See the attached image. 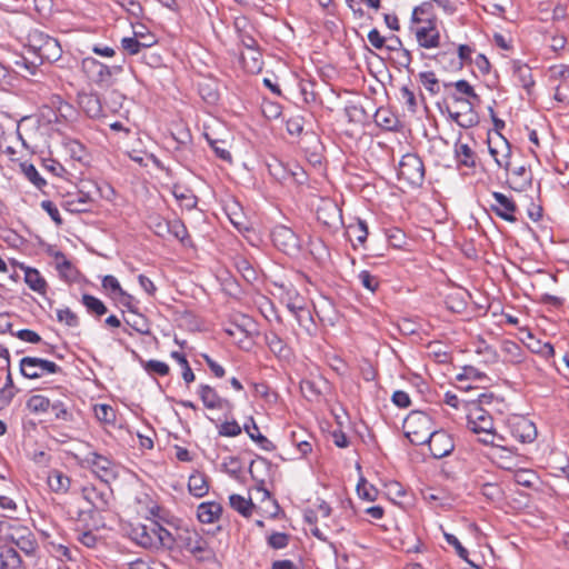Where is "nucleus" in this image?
I'll use <instances>...</instances> for the list:
<instances>
[{
	"instance_id": "nucleus-1",
	"label": "nucleus",
	"mask_w": 569,
	"mask_h": 569,
	"mask_svg": "<svg viewBox=\"0 0 569 569\" xmlns=\"http://www.w3.org/2000/svg\"><path fill=\"white\" fill-rule=\"evenodd\" d=\"M492 399V393L479 395L478 402L470 406L467 415L469 429L479 435V441L485 445H496V440H503L496 433L491 415L482 408V405L491 403Z\"/></svg>"
},
{
	"instance_id": "nucleus-2",
	"label": "nucleus",
	"mask_w": 569,
	"mask_h": 569,
	"mask_svg": "<svg viewBox=\"0 0 569 569\" xmlns=\"http://www.w3.org/2000/svg\"><path fill=\"white\" fill-rule=\"evenodd\" d=\"M176 546L199 562H212L216 559V552L209 540L194 528L178 527L173 535V548Z\"/></svg>"
},
{
	"instance_id": "nucleus-3",
	"label": "nucleus",
	"mask_w": 569,
	"mask_h": 569,
	"mask_svg": "<svg viewBox=\"0 0 569 569\" xmlns=\"http://www.w3.org/2000/svg\"><path fill=\"white\" fill-rule=\"evenodd\" d=\"M130 538L139 546L148 549H173V533L157 521L148 525L138 523L130 530Z\"/></svg>"
},
{
	"instance_id": "nucleus-4",
	"label": "nucleus",
	"mask_w": 569,
	"mask_h": 569,
	"mask_svg": "<svg viewBox=\"0 0 569 569\" xmlns=\"http://www.w3.org/2000/svg\"><path fill=\"white\" fill-rule=\"evenodd\" d=\"M432 419L423 411H411L403 420L405 436L415 446L425 445L432 432Z\"/></svg>"
},
{
	"instance_id": "nucleus-5",
	"label": "nucleus",
	"mask_w": 569,
	"mask_h": 569,
	"mask_svg": "<svg viewBox=\"0 0 569 569\" xmlns=\"http://www.w3.org/2000/svg\"><path fill=\"white\" fill-rule=\"evenodd\" d=\"M83 72L99 86L109 87L113 83V77L122 72L121 66L108 67L92 57L82 60Z\"/></svg>"
},
{
	"instance_id": "nucleus-6",
	"label": "nucleus",
	"mask_w": 569,
	"mask_h": 569,
	"mask_svg": "<svg viewBox=\"0 0 569 569\" xmlns=\"http://www.w3.org/2000/svg\"><path fill=\"white\" fill-rule=\"evenodd\" d=\"M19 368L21 375L27 379H39L61 371L56 362L38 357H23L20 360Z\"/></svg>"
},
{
	"instance_id": "nucleus-7",
	"label": "nucleus",
	"mask_w": 569,
	"mask_h": 569,
	"mask_svg": "<svg viewBox=\"0 0 569 569\" xmlns=\"http://www.w3.org/2000/svg\"><path fill=\"white\" fill-rule=\"evenodd\" d=\"M398 176L411 186H420L425 180V166L421 158L415 153L402 156Z\"/></svg>"
},
{
	"instance_id": "nucleus-8",
	"label": "nucleus",
	"mask_w": 569,
	"mask_h": 569,
	"mask_svg": "<svg viewBox=\"0 0 569 569\" xmlns=\"http://www.w3.org/2000/svg\"><path fill=\"white\" fill-rule=\"evenodd\" d=\"M30 41L41 62L52 63L61 58L62 49L57 39L38 32L31 37Z\"/></svg>"
},
{
	"instance_id": "nucleus-9",
	"label": "nucleus",
	"mask_w": 569,
	"mask_h": 569,
	"mask_svg": "<svg viewBox=\"0 0 569 569\" xmlns=\"http://www.w3.org/2000/svg\"><path fill=\"white\" fill-rule=\"evenodd\" d=\"M6 542L16 545L26 555H32L38 547L31 530L14 520L11 522Z\"/></svg>"
},
{
	"instance_id": "nucleus-10",
	"label": "nucleus",
	"mask_w": 569,
	"mask_h": 569,
	"mask_svg": "<svg viewBox=\"0 0 569 569\" xmlns=\"http://www.w3.org/2000/svg\"><path fill=\"white\" fill-rule=\"evenodd\" d=\"M271 239L277 249L288 256H296L300 251L297 234L286 226H277L271 231Z\"/></svg>"
},
{
	"instance_id": "nucleus-11",
	"label": "nucleus",
	"mask_w": 569,
	"mask_h": 569,
	"mask_svg": "<svg viewBox=\"0 0 569 569\" xmlns=\"http://www.w3.org/2000/svg\"><path fill=\"white\" fill-rule=\"evenodd\" d=\"M83 463L90 467L93 473L104 482L117 478V466L106 456L98 452H89L83 459Z\"/></svg>"
},
{
	"instance_id": "nucleus-12",
	"label": "nucleus",
	"mask_w": 569,
	"mask_h": 569,
	"mask_svg": "<svg viewBox=\"0 0 569 569\" xmlns=\"http://www.w3.org/2000/svg\"><path fill=\"white\" fill-rule=\"evenodd\" d=\"M452 100H455L457 103L463 107V110L449 109V114L451 119L455 120L458 126H460L461 128H471L478 124L479 118L477 112L473 110L472 101L463 99V97H458L456 94H452Z\"/></svg>"
},
{
	"instance_id": "nucleus-13",
	"label": "nucleus",
	"mask_w": 569,
	"mask_h": 569,
	"mask_svg": "<svg viewBox=\"0 0 569 569\" xmlns=\"http://www.w3.org/2000/svg\"><path fill=\"white\" fill-rule=\"evenodd\" d=\"M426 443L429 446L432 457L437 459L448 456L455 449L451 436L443 430H432Z\"/></svg>"
},
{
	"instance_id": "nucleus-14",
	"label": "nucleus",
	"mask_w": 569,
	"mask_h": 569,
	"mask_svg": "<svg viewBox=\"0 0 569 569\" xmlns=\"http://www.w3.org/2000/svg\"><path fill=\"white\" fill-rule=\"evenodd\" d=\"M317 219L330 228H337L342 223L340 207L330 199H322L317 208Z\"/></svg>"
},
{
	"instance_id": "nucleus-15",
	"label": "nucleus",
	"mask_w": 569,
	"mask_h": 569,
	"mask_svg": "<svg viewBox=\"0 0 569 569\" xmlns=\"http://www.w3.org/2000/svg\"><path fill=\"white\" fill-rule=\"evenodd\" d=\"M492 198L495 199V203H491V210L501 219L508 222H516L517 218L515 216L517 211L516 202L501 192H492Z\"/></svg>"
},
{
	"instance_id": "nucleus-16",
	"label": "nucleus",
	"mask_w": 569,
	"mask_h": 569,
	"mask_svg": "<svg viewBox=\"0 0 569 569\" xmlns=\"http://www.w3.org/2000/svg\"><path fill=\"white\" fill-rule=\"evenodd\" d=\"M418 44L425 49H433L440 46V32L432 20L426 26L418 27L415 31Z\"/></svg>"
},
{
	"instance_id": "nucleus-17",
	"label": "nucleus",
	"mask_w": 569,
	"mask_h": 569,
	"mask_svg": "<svg viewBox=\"0 0 569 569\" xmlns=\"http://www.w3.org/2000/svg\"><path fill=\"white\" fill-rule=\"evenodd\" d=\"M512 436L520 442L529 443L537 438L535 423L523 417L518 418L511 426Z\"/></svg>"
},
{
	"instance_id": "nucleus-18",
	"label": "nucleus",
	"mask_w": 569,
	"mask_h": 569,
	"mask_svg": "<svg viewBox=\"0 0 569 569\" xmlns=\"http://www.w3.org/2000/svg\"><path fill=\"white\" fill-rule=\"evenodd\" d=\"M82 498L97 511H104L109 507L110 493L93 486L82 488Z\"/></svg>"
},
{
	"instance_id": "nucleus-19",
	"label": "nucleus",
	"mask_w": 569,
	"mask_h": 569,
	"mask_svg": "<svg viewBox=\"0 0 569 569\" xmlns=\"http://www.w3.org/2000/svg\"><path fill=\"white\" fill-rule=\"evenodd\" d=\"M93 198L90 192L80 190L74 196H69L62 203V207L72 213L88 212L90 211Z\"/></svg>"
},
{
	"instance_id": "nucleus-20",
	"label": "nucleus",
	"mask_w": 569,
	"mask_h": 569,
	"mask_svg": "<svg viewBox=\"0 0 569 569\" xmlns=\"http://www.w3.org/2000/svg\"><path fill=\"white\" fill-rule=\"evenodd\" d=\"M491 446L495 447L492 460L499 468L515 470L518 467V458L510 449L499 445L497 441L496 445Z\"/></svg>"
},
{
	"instance_id": "nucleus-21",
	"label": "nucleus",
	"mask_w": 569,
	"mask_h": 569,
	"mask_svg": "<svg viewBox=\"0 0 569 569\" xmlns=\"http://www.w3.org/2000/svg\"><path fill=\"white\" fill-rule=\"evenodd\" d=\"M198 396L207 409L221 410L228 403V401L222 399L214 388L209 385H200Z\"/></svg>"
},
{
	"instance_id": "nucleus-22",
	"label": "nucleus",
	"mask_w": 569,
	"mask_h": 569,
	"mask_svg": "<svg viewBox=\"0 0 569 569\" xmlns=\"http://www.w3.org/2000/svg\"><path fill=\"white\" fill-rule=\"evenodd\" d=\"M222 506L216 501H206L198 506L197 517L202 523H213L221 517Z\"/></svg>"
},
{
	"instance_id": "nucleus-23",
	"label": "nucleus",
	"mask_w": 569,
	"mask_h": 569,
	"mask_svg": "<svg viewBox=\"0 0 569 569\" xmlns=\"http://www.w3.org/2000/svg\"><path fill=\"white\" fill-rule=\"evenodd\" d=\"M157 42L153 34H147L146 41L134 37H127L121 40V46L129 54L140 53L142 49L152 47Z\"/></svg>"
},
{
	"instance_id": "nucleus-24",
	"label": "nucleus",
	"mask_w": 569,
	"mask_h": 569,
	"mask_svg": "<svg viewBox=\"0 0 569 569\" xmlns=\"http://www.w3.org/2000/svg\"><path fill=\"white\" fill-rule=\"evenodd\" d=\"M241 62L247 72L252 74L260 72L262 70L263 60L259 48L241 52Z\"/></svg>"
},
{
	"instance_id": "nucleus-25",
	"label": "nucleus",
	"mask_w": 569,
	"mask_h": 569,
	"mask_svg": "<svg viewBox=\"0 0 569 569\" xmlns=\"http://www.w3.org/2000/svg\"><path fill=\"white\" fill-rule=\"evenodd\" d=\"M499 140L501 144V150H499L497 147H492L491 143L489 142V152L493 157L498 167L508 170L510 167V147L508 141L502 136H499Z\"/></svg>"
},
{
	"instance_id": "nucleus-26",
	"label": "nucleus",
	"mask_w": 569,
	"mask_h": 569,
	"mask_svg": "<svg viewBox=\"0 0 569 569\" xmlns=\"http://www.w3.org/2000/svg\"><path fill=\"white\" fill-rule=\"evenodd\" d=\"M188 489L197 498L204 497L209 491L207 477L202 472L194 471L189 477Z\"/></svg>"
},
{
	"instance_id": "nucleus-27",
	"label": "nucleus",
	"mask_w": 569,
	"mask_h": 569,
	"mask_svg": "<svg viewBox=\"0 0 569 569\" xmlns=\"http://www.w3.org/2000/svg\"><path fill=\"white\" fill-rule=\"evenodd\" d=\"M368 227L363 220L358 219L356 222L350 223L346 229V234L348 239L352 242V246L356 247L355 241L359 244H363L368 237Z\"/></svg>"
},
{
	"instance_id": "nucleus-28",
	"label": "nucleus",
	"mask_w": 569,
	"mask_h": 569,
	"mask_svg": "<svg viewBox=\"0 0 569 569\" xmlns=\"http://www.w3.org/2000/svg\"><path fill=\"white\" fill-rule=\"evenodd\" d=\"M250 422L251 425H244V431L248 433L250 439L266 451L273 450L274 445L260 432L259 427L252 418H250Z\"/></svg>"
},
{
	"instance_id": "nucleus-29",
	"label": "nucleus",
	"mask_w": 569,
	"mask_h": 569,
	"mask_svg": "<svg viewBox=\"0 0 569 569\" xmlns=\"http://www.w3.org/2000/svg\"><path fill=\"white\" fill-rule=\"evenodd\" d=\"M292 316L296 318L299 327L303 329L308 336L315 335L317 326L311 315V311L308 308V305L301 308L300 310L293 312Z\"/></svg>"
},
{
	"instance_id": "nucleus-30",
	"label": "nucleus",
	"mask_w": 569,
	"mask_h": 569,
	"mask_svg": "<svg viewBox=\"0 0 569 569\" xmlns=\"http://www.w3.org/2000/svg\"><path fill=\"white\" fill-rule=\"evenodd\" d=\"M24 281L31 290L38 293L46 292L47 282L37 269L27 267L24 269Z\"/></svg>"
},
{
	"instance_id": "nucleus-31",
	"label": "nucleus",
	"mask_w": 569,
	"mask_h": 569,
	"mask_svg": "<svg viewBox=\"0 0 569 569\" xmlns=\"http://www.w3.org/2000/svg\"><path fill=\"white\" fill-rule=\"evenodd\" d=\"M282 300L291 315L308 305L307 299L302 297L293 287L286 290Z\"/></svg>"
},
{
	"instance_id": "nucleus-32",
	"label": "nucleus",
	"mask_w": 569,
	"mask_h": 569,
	"mask_svg": "<svg viewBox=\"0 0 569 569\" xmlns=\"http://www.w3.org/2000/svg\"><path fill=\"white\" fill-rule=\"evenodd\" d=\"M513 76L518 79L519 83L526 89L530 90L535 84L532 78L531 68L528 64L513 62L512 64Z\"/></svg>"
},
{
	"instance_id": "nucleus-33",
	"label": "nucleus",
	"mask_w": 569,
	"mask_h": 569,
	"mask_svg": "<svg viewBox=\"0 0 569 569\" xmlns=\"http://www.w3.org/2000/svg\"><path fill=\"white\" fill-rule=\"evenodd\" d=\"M70 478L59 470H52L48 476V485L54 492H67L70 488Z\"/></svg>"
},
{
	"instance_id": "nucleus-34",
	"label": "nucleus",
	"mask_w": 569,
	"mask_h": 569,
	"mask_svg": "<svg viewBox=\"0 0 569 569\" xmlns=\"http://www.w3.org/2000/svg\"><path fill=\"white\" fill-rule=\"evenodd\" d=\"M229 503L232 509L241 516L249 518L252 515L254 505L251 499H247L241 495L233 493L229 497Z\"/></svg>"
},
{
	"instance_id": "nucleus-35",
	"label": "nucleus",
	"mask_w": 569,
	"mask_h": 569,
	"mask_svg": "<svg viewBox=\"0 0 569 569\" xmlns=\"http://www.w3.org/2000/svg\"><path fill=\"white\" fill-rule=\"evenodd\" d=\"M63 148L66 152L74 160L79 162H84L88 159V152L86 147L78 140L74 139H64Z\"/></svg>"
},
{
	"instance_id": "nucleus-36",
	"label": "nucleus",
	"mask_w": 569,
	"mask_h": 569,
	"mask_svg": "<svg viewBox=\"0 0 569 569\" xmlns=\"http://www.w3.org/2000/svg\"><path fill=\"white\" fill-rule=\"evenodd\" d=\"M266 343L277 357L279 358H288L290 355V349L284 343V341L274 332H269L266 335Z\"/></svg>"
},
{
	"instance_id": "nucleus-37",
	"label": "nucleus",
	"mask_w": 569,
	"mask_h": 569,
	"mask_svg": "<svg viewBox=\"0 0 569 569\" xmlns=\"http://www.w3.org/2000/svg\"><path fill=\"white\" fill-rule=\"evenodd\" d=\"M56 420L63 421L66 423H71L74 421V415L64 401L61 400H54L51 401L50 408H49Z\"/></svg>"
},
{
	"instance_id": "nucleus-38",
	"label": "nucleus",
	"mask_w": 569,
	"mask_h": 569,
	"mask_svg": "<svg viewBox=\"0 0 569 569\" xmlns=\"http://www.w3.org/2000/svg\"><path fill=\"white\" fill-rule=\"evenodd\" d=\"M455 153L458 163L463 164L468 168L475 167L476 156L468 144L459 142L456 143Z\"/></svg>"
},
{
	"instance_id": "nucleus-39",
	"label": "nucleus",
	"mask_w": 569,
	"mask_h": 569,
	"mask_svg": "<svg viewBox=\"0 0 569 569\" xmlns=\"http://www.w3.org/2000/svg\"><path fill=\"white\" fill-rule=\"evenodd\" d=\"M51 400L42 395H33L27 400V409L36 415L44 413L49 410Z\"/></svg>"
},
{
	"instance_id": "nucleus-40",
	"label": "nucleus",
	"mask_w": 569,
	"mask_h": 569,
	"mask_svg": "<svg viewBox=\"0 0 569 569\" xmlns=\"http://www.w3.org/2000/svg\"><path fill=\"white\" fill-rule=\"evenodd\" d=\"M124 322L141 335L150 333L147 319L142 315L138 313V310L129 313V316L124 318Z\"/></svg>"
},
{
	"instance_id": "nucleus-41",
	"label": "nucleus",
	"mask_w": 569,
	"mask_h": 569,
	"mask_svg": "<svg viewBox=\"0 0 569 569\" xmlns=\"http://www.w3.org/2000/svg\"><path fill=\"white\" fill-rule=\"evenodd\" d=\"M81 107L90 118H97L101 114L102 108L99 99L92 94H86L80 100Z\"/></svg>"
},
{
	"instance_id": "nucleus-42",
	"label": "nucleus",
	"mask_w": 569,
	"mask_h": 569,
	"mask_svg": "<svg viewBox=\"0 0 569 569\" xmlns=\"http://www.w3.org/2000/svg\"><path fill=\"white\" fill-rule=\"evenodd\" d=\"M234 266L248 282H252L257 279V271L247 258L241 256L237 257L234 260Z\"/></svg>"
},
{
	"instance_id": "nucleus-43",
	"label": "nucleus",
	"mask_w": 569,
	"mask_h": 569,
	"mask_svg": "<svg viewBox=\"0 0 569 569\" xmlns=\"http://www.w3.org/2000/svg\"><path fill=\"white\" fill-rule=\"evenodd\" d=\"M448 87V84H445ZM449 86H453L456 89V96L457 93L465 96V99H468L472 102H480V97L475 92L473 88L470 86V83L466 80H458L455 83H449Z\"/></svg>"
},
{
	"instance_id": "nucleus-44",
	"label": "nucleus",
	"mask_w": 569,
	"mask_h": 569,
	"mask_svg": "<svg viewBox=\"0 0 569 569\" xmlns=\"http://www.w3.org/2000/svg\"><path fill=\"white\" fill-rule=\"evenodd\" d=\"M487 376L485 372L480 371L479 369H477L476 367H472V366H465L462 369H461V372L457 375L456 379L457 381L459 382H465V381H482L483 379H486Z\"/></svg>"
},
{
	"instance_id": "nucleus-45",
	"label": "nucleus",
	"mask_w": 569,
	"mask_h": 569,
	"mask_svg": "<svg viewBox=\"0 0 569 569\" xmlns=\"http://www.w3.org/2000/svg\"><path fill=\"white\" fill-rule=\"evenodd\" d=\"M82 303L88 309L89 312L94 313L97 316H102L107 312V307L104 306V303L100 299L91 295H83Z\"/></svg>"
},
{
	"instance_id": "nucleus-46",
	"label": "nucleus",
	"mask_w": 569,
	"mask_h": 569,
	"mask_svg": "<svg viewBox=\"0 0 569 569\" xmlns=\"http://www.w3.org/2000/svg\"><path fill=\"white\" fill-rule=\"evenodd\" d=\"M513 479L518 485L526 487V488H531V487H533L538 477L532 470L516 468Z\"/></svg>"
},
{
	"instance_id": "nucleus-47",
	"label": "nucleus",
	"mask_w": 569,
	"mask_h": 569,
	"mask_svg": "<svg viewBox=\"0 0 569 569\" xmlns=\"http://www.w3.org/2000/svg\"><path fill=\"white\" fill-rule=\"evenodd\" d=\"M357 493L363 500L375 501L378 492L372 485L368 483L365 478H361L357 485Z\"/></svg>"
},
{
	"instance_id": "nucleus-48",
	"label": "nucleus",
	"mask_w": 569,
	"mask_h": 569,
	"mask_svg": "<svg viewBox=\"0 0 569 569\" xmlns=\"http://www.w3.org/2000/svg\"><path fill=\"white\" fill-rule=\"evenodd\" d=\"M21 169L28 180L37 188H42L47 184L46 180L39 174L36 167L31 163H21Z\"/></svg>"
},
{
	"instance_id": "nucleus-49",
	"label": "nucleus",
	"mask_w": 569,
	"mask_h": 569,
	"mask_svg": "<svg viewBox=\"0 0 569 569\" xmlns=\"http://www.w3.org/2000/svg\"><path fill=\"white\" fill-rule=\"evenodd\" d=\"M419 80L422 86L431 93L436 94L439 92V81L432 71H425L419 73Z\"/></svg>"
},
{
	"instance_id": "nucleus-50",
	"label": "nucleus",
	"mask_w": 569,
	"mask_h": 569,
	"mask_svg": "<svg viewBox=\"0 0 569 569\" xmlns=\"http://www.w3.org/2000/svg\"><path fill=\"white\" fill-rule=\"evenodd\" d=\"M94 416L99 421L106 423L113 422L116 418V413L112 407L104 403L94 406Z\"/></svg>"
},
{
	"instance_id": "nucleus-51",
	"label": "nucleus",
	"mask_w": 569,
	"mask_h": 569,
	"mask_svg": "<svg viewBox=\"0 0 569 569\" xmlns=\"http://www.w3.org/2000/svg\"><path fill=\"white\" fill-rule=\"evenodd\" d=\"M471 52H472V50L469 46L460 44L458 47V57L457 58H455L453 53H450L451 66L453 68H461L463 66L465 61L470 60Z\"/></svg>"
},
{
	"instance_id": "nucleus-52",
	"label": "nucleus",
	"mask_w": 569,
	"mask_h": 569,
	"mask_svg": "<svg viewBox=\"0 0 569 569\" xmlns=\"http://www.w3.org/2000/svg\"><path fill=\"white\" fill-rule=\"evenodd\" d=\"M2 558L7 560V569H20L22 560L18 551L13 548L2 550Z\"/></svg>"
},
{
	"instance_id": "nucleus-53",
	"label": "nucleus",
	"mask_w": 569,
	"mask_h": 569,
	"mask_svg": "<svg viewBox=\"0 0 569 569\" xmlns=\"http://www.w3.org/2000/svg\"><path fill=\"white\" fill-rule=\"evenodd\" d=\"M303 117L292 116L287 119L286 127L290 136L299 137L303 131Z\"/></svg>"
},
{
	"instance_id": "nucleus-54",
	"label": "nucleus",
	"mask_w": 569,
	"mask_h": 569,
	"mask_svg": "<svg viewBox=\"0 0 569 569\" xmlns=\"http://www.w3.org/2000/svg\"><path fill=\"white\" fill-rule=\"evenodd\" d=\"M167 232L171 233L174 238L183 241L188 232L184 224L180 220L166 221Z\"/></svg>"
},
{
	"instance_id": "nucleus-55",
	"label": "nucleus",
	"mask_w": 569,
	"mask_h": 569,
	"mask_svg": "<svg viewBox=\"0 0 569 569\" xmlns=\"http://www.w3.org/2000/svg\"><path fill=\"white\" fill-rule=\"evenodd\" d=\"M476 352L478 355L483 356V361L486 363H496L498 361V353L496 349H493L491 346L486 343L485 341H481L479 346L476 349Z\"/></svg>"
},
{
	"instance_id": "nucleus-56",
	"label": "nucleus",
	"mask_w": 569,
	"mask_h": 569,
	"mask_svg": "<svg viewBox=\"0 0 569 569\" xmlns=\"http://www.w3.org/2000/svg\"><path fill=\"white\" fill-rule=\"evenodd\" d=\"M289 543V535L284 532H272L268 537V545L273 549H283Z\"/></svg>"
},
{
	"instance_id": "nucleus-57",
	"label": "nucleus",
	"mask_w": 569,
	"mask_h": 569,
	"mask_svg": "<svg viewBox=\"0 0 569 569\" xmlns=\"http://www.w3.org/2000/svg\"><path fill=\"white\" fill-rule=\"evenodd\" d=\"M57 318L69 327H77L79 325V318L69 308L57 310Z\"/></svg>"
},
{
	"instance_id": "nucleus-58",
	"label": "nucleus",
	"mask_w": 569,
	"mask_h": 569,
	"mask_svg": "<svg viewBox=\"0 0 569 569\" xmlns=\"http://www.w3.org/2000/svg\"><path fill=\"white\" fill-rule=\"evenodd\" d=\"M241 433V427L237 421H226L219 427V435L223 437H237Z\"/></svg>"
},
{
	"instance_id": "nucleus-59",
	"label": "nucleus",
	"mask_w": 569,
	"mask_h": 569,
	"mask_svg": "<svg viewBox=\"0 0 569 569\" xmlns=\"http://www.w3.org/2000/svg\"><path fill=\"white\" fill-rule=\"evenodd\" d=\"M445 539L449 545H451L456 549L457 555L461 559H463L467 562H470L468 559V555H469L468 550L460 543V541L458 540V538L456 536L445 532Z\"/></svg>"
},
{
	"instance_id": "nucleus-60",
	"label": "nucleus",
	"mask_w": 569,
	"mask_h": 569,
	"mask_svg": "<svg viewBox=\"0 0 569 569\" xmlns=\"http://www.w3.org/2000/svg\"><path fill=\"white\" fill-rule=\"evenodd\" d=\"M102 287L109 291L111 295L120 296L123 292L118 279L113 276H106L102 279Z\"/></svg>"
},
{
	"instance_id": "nucleus-61",
	"label": "nucleus",
	"mask_w": 569,
	"mask_h": 569,
	"mask_svg": "<svg viewBox=\"0 0 569 569\" xmlns=\"http://www.w3.org/2000/svg\"><path fill=\"white\" fill-rule=\"evenodd\" d=\"M41 208L50 216L57 226H61L63 220L56 204L50 200H43Z\"/></svg>"
},
{
	"instance_id": "nucleus-62",
	"label": "nucleus",
	"mask_w": 569,
	"mask_h": 569,
	"mask_svg": "<svg viewBox=\"0 0 569 569\" xmlns=\"http://www.w3.org/2000/svg\"><path fill=\"white\" fill-rule=\"evenodd\" d=\"M146 370L149 372L157 373L159 376H167L169 373V366L166 362L159 360H149L146 366Z\"/></svg>"
},
{
	"instance_id": "nucleus-63",
	"label": "nucleus",
	"mask_w": 569,
	"mask_h": 569,
	"mask_svg": "<svg viewBox=\"0 0 569 569\" xmlns=\"http://www.w3.org/2000/svg\"><path fill=\"white\" fill-rule=\"evenodd\" d=\"M359 279L361 284L371 292H375L376 289L378 288L379 281L377 277L372 276L367 270H363L359 273Z\"/></svg>"
},
{
	"instance_id": "nucleus-64",
	"label": "nucleus",
	"mask_w": 569,
	"mask_h": 569,
	"mask_svg": "<svg viewBox=\"0 0 569 569\" xmlns=\"http://www.w3.org/2000/svg\"><path fill=\"white\" fill-rule=\"evenodd\" d=\"M550 79L552 80H566L569 77V66L567 64H553L549 68Z\"/></svg>"
}]
</instances>
